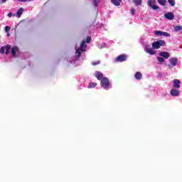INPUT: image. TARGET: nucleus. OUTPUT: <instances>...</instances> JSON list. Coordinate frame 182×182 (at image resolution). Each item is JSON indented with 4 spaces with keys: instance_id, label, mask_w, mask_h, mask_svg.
<instances>
[{
    "instance_id": "obj_1",
    "label": "nucleus",
    "mask_w": 182,
    "mask_h": 182,
    "mask_svg": "<svg viewBox=\"0 0 182 182\" xmlns=\"http://www.w3.org/2000/svg\"><path fill=\"white\" fill-rule=\"evenodd\" d=\"M100 84L101 87H102V89H105V90H109V89L112 88V87L110 86V81H109V78H107V77H104L101 80Z\"/></svg>"
},
{
    "instance_id": "obj_2",
    "label": "nucleus",
    "mask_w": 182,
    "mask_h": 182,
    "mask_svg": "<svg viewBox=\"0 0 182 182\" xmlns=\"http://www.w3.org/2000/svg\"><path fill=\"white\" fill-rule=\"evenodd\" d=\"M161 46H166V41L159 40L152 43V49H160Z\"/></svg>"
},
{
    "instance_id": "obj_3",
    "label": "nucleus",
    "mask_w": 182,
    "mask_h": 182,
    "mask_svg": "<svg viewBox=\"0 0 182 182\" xmlns=\"http://www.w3.org/2000/svg\"><path fill=\"white\" fill-rule=\"evenodd\" d=\"M86 42L85 41H82L80 46V48H77L75 53H77V58H80L82 56V52H85L86 50L85 48V44Z\"/></svg>"
},
{
    "instance_id": "obj_4",
    "label": "nucleus",
    "mask_w": 182,
    "mask_h": 182,
    "mask_svg": "<svg viewBox=\"0 0 182 182\" xmlns=\"http://www.w3.org/2000/svg\"><path fill=\"white\" fill-rule=\"evenodd\" d=\"M154 35L156 36H166V38H168L171 36V35L167 32L161 31H154Z\"/></svg>"
},
{
    "instance_id": "obj_5",
    "label": "nucleus",
    "mask_w": 182,
    "mask_h": 182,
    "mask_svg": "<svg viewBox=\"0 0 182 182\" xmlns=\"http://www.w3.org/2000/svg\"><path fill=\"white\" fill-rule=\"evenodd\" d=\"M125 60H127V55L126 54L119 55L115 59V62H125Z\"/></svg>"
},
{
    "instance_id": "obj_6",
    "label": "nucleus",
    "mask_w": 182,
    "mask_h": 182,
    "mask_svg": "<svg viewBox=\"0 0 182 182\" xmlns=\"http://www.w3.org/2000/svg\"><path fill=\"white\" fill-rule=\"evenodd\" d=\"M173 89H180V87H181V86L180 85H181V81H180V80L178 79H174L173 81Z\"/></svg>"
},
{
    "instance_id": "obj_7",
    "label": "nucleus",
    "mask_w": 182,
    "mask_h": 182,
    "mask_svg": "<svg viewBox=\"0 0 182 182\" xmlns=\"http://www.w3.org/2000/svg\"><path fill=\"white\" fill-rule=\"evenodd\" d=\"M145 50L146 53H149V55H156V51L153 50V48H150V46H145Z\"/></svg>"
},
{
    "instance_id": "obj_8",
    "label": "nucleus",
    "mask_w": 182,
    "mask_h": 182,
    "mask_svg": "<svg viewBox=\"0 0 182 182\" xmlns=\"http://www.w3.org/2000/svg\"><path fill=\"white\" fill-rule=\"evenodd\" d=\"M164 17L166 19H168V21H173V19H174V14L171 12H168L164 14Z\"/></svg>"
},
{
    "instance_id": "obj_9",
    "label": "nucleus",
    "mask_w": 182,
    "mask_h": 182,
    "mask_svg": "<svg viewBox=\"0 0 182 182\" xmlns=\"http://www.w3.org/2000/svg\"><path fill=\"white\" fill-rule=\"evenodd\" d=\"M176 88H173L172 90H171V95L173 96L174 97H177V96H180V91L176 90Z\"/></svg>"
},
{
    "instance_id": "obj_10",
    "label": "nucleus",
    "mask_w": 182,
    "mask_h": 182,
    "mask_svg": "<svg viewBox=\"0 0 182 182\" xmlns=\"http://www.w3.org/2000/svg\"><path fill=\"white\" fill-rule=\"evenodd\" d=\"M169 62H170L172 68H174V66H176L177 65V63H178V60L176 58H171L169 60Z\"/></svg>"
},
{
    "instance_id": "obj_11",
    "label": "nucleus",
    "mask_w": 182,
    "mask_h": 182,
    "mask_svg": "<svg viewBox=\"0 0 182 182\" xmlns=\"http://www.w3.org/2000/svg\"><path fill=\"white\" fill-rule=\"evenodd\" d=\"M159 56H162L164 59H168V58H170V53L168 52L163 51L159 53Z\"/></svg>"
},
{
    "instance_id": "obj_12",
    "label": "nucleus",
    "mask_w": 182,
    "mask_h": 182,
    "mask_svg": "<svg viewBox=\"0 0 182 182\" xmlns=\"http://www.w3.org/2000/svg\"><path fill=\"white\" fill-rule=\"evenodd\" d=\"M95 76L98 80H102V79H103V73L101 72L97 71Z\"/></svg>"
},
{
    "instance_id": "obj_13",
    "label": "nucleus",
    "mask_w": 182,
    "mask_h": 182,
    "mask_svg": "<svg viewBox=\"0 0 182 182\" xmlns=\"http://www.w3.org/2000/svg\"><path fill=\"white\" fill-rule=\"evenodd\" d=\"M18 49V48L16 46H14L11 48V55L14 56V58H16V52Z\"/></svg>"
},
{
    "instance_id": "obj_14",
    "label": "nucleus",
    "mask_w": 182,
    "mask_h": 182,
    "mask_svg": "<svg viewBox=\"0 0 182 182\" xmlns=\"http://www.w3.org/2000/svg\"><path fill=\"white\" fill-rule=\"evenodd\" d=\"M142 77H143V75H141V73H140V72H137L134 75V77H135V79H136V80H141Z\"/></svg>"
},
{
    "instance_id": "obj_15",
    "label": "nucleus",
    "mask_w": 182,
    "mask_h": 182,
    "mask_svg": "<svg viewBox=\"0 0 182 182\" xmlns=\"http://www.w3.org/2000/svg\"><path fill=\"white\" fill-rule=\"evenodd\" d=\"M111 2L114 6H120V2L122 0H111Z\"/></svg>"
},
{
    "instance_id": "obj_16",
    "label": "nucleus",
    "mask_w": 182,
    "mask_h": 182,
    "mask_svg": "<svg viewBox=\"0 0 182 182\" xmlns=\"http://www.w3.org/2000/svg\"><path fill=\"white\" fill-rule=\"evenodd\" d=\"M4 49L6 50V55H9L11 52V46H9V44H7L6 46H4Z\"/></svg>"
},
{
    "instance_id": "obj_17",
    "label": "nucleus",
    "mask_w": 182,
    "mask_h": 182,
    "mask_svg": "<svg viewBox=\"0 0 182 182\" xmlns=\"http://www.w3.org/2000/svg\"><path fill=\"white\" fill-rule=\"evenodd\" d=\"M23 12V8H20L16 13V15L18 18H21V16H22V14Z\"/></svg>"
},
{
    "instance_id": "obj_18",
    "label": "nucleus",
    "mask_w": 182,
    "mask_h": 182,
    "mask_svg": "<svg viewBox=\"0 0 182 182\" xmlns=\"http://www.w3.org/2000/svg\"><path fill=\"white\" fill-rule=\"evenodd\" d=\"M148 5L149 6H151V8L153 7L154 5H156V0H149Z\"/></svg>"
},
{
    "instance_id": "obj_19",
    "label": "nucleus",
    "mask_w": 182,
    "mask_h": 182,
    "mask_svg": "<svg viewBox=\"0 0 182 182\" xmlns=\"http://www.w3.org/2000/svg\"><path fill=\"white\" fill-rule=\"evenodd\" d=\"M158 3L162 6H166V4H167V0H158Z\"/></svg>"
},
{
    "instance_id": "obj_20",
    "label": "nucleus",
    "mask_w": 182,
    "mask_h": 182,
    "mask_svg": "<svg viewBox=\"0 0 182 182\" xmlns=\"http://www.w3.org/2000/svg\"><path fill=\"white\" fill-rule=\"evenodd\" d=\"M143 1L141 0H134V4H135L136 6H141Z\"/></svg>"
},
{
    "instance_id": "obj_21",
    "label": "nucleus",
    "mask_w": 182,
    "mask_h": 182,
    "mask_svg": "<svg viewBox=\"0 0 182 182\" xmlns=\"http://www.w3.org/2000/svg\"><path fill=\"white\" fill-rule=\"evenodd\" d=\"M96 86H97V83L90 82L88 85V89H92V87H96Z\"/></svg>"
},
{
    "instance_id": "obj_22",
    "label": "nucleus",
    "mask_w": 182,
    "mask_h": 182,
    "mask_svg": "<svg viewBox=\"0 0 182 182\" xmlns=\"http://www.w3.org/2000/svg\"><path fill=\"white\" fill-rule=\"evenodd\" d=\"M174 31L176 32H178V31H182V26H176L174 27Z\"/></svg>"
},
{
    "instance_id": "obj_23",
    "label": "nucleus",
    "mask_w": 182,
    "mask_h": 182,
    "mask_svg": "<svg viewBox=\"0 0 182 182\" xmlns=\"http://www.w3.org/2000/svg\"><path fill=\"white\" fill-rule=\"evenodd\" d=\"M168 2L171 6H174V5H176V1L174 0H168Z\"/></svg>"
},
{
    "instance_id": "obj_24",
    "label": "nucleus",
    "mask_w": 182,
    "mask_h": 182,
    "mask_svg": "<svg viewBox=\"0 0 182 182\" xmlns=\"http://www.w3.org/2000/svg\"><path fill=\"white\" fill-rule=\"evenodd\" d=\"M100 60H97V61H92L91 63V64L92 65V66H97V65H100Z\"/></svg>"
},
{
    "instance_id": "obj_25",
    "label": "nucleus",
    "mask_w": 182,
    "mask_h": 182,
    "mask_svg": "<svg viewBox=\"0 0 182 182\" xmlns=\"http://www.w3.org/2000/svg\"><path fill=\"white\" fill-rule=\"evenodd\" d=\"M157 60H159V62L160 63H164V58H161V57H158V58H157Z\"/></svg>"
},
{
    "instance_id": "obj_26",
    "label": "nucleus",
    "mask_w": 182,
    "mask_h": 182,
    "mask_svg": "<svg viewBox=\"0 0 182 182\" xmlns=\"http://www.w3.org/2000/svg\"><path fill=\"white\" fill-rule=\"evenodd\" d=\"M10 31H11V26H6L5 27V32H6V33H8V32H9Z\"/></svg>"
},
{
    "instance_id": "obj_27",
    "label": "nucleus",
    "mask_w": 182,
    "mask_h": 182,
    "mask_svg": "<svg viewBox=\"0 0 182 182\" xmlns=\"http://www.w3.org/2000/svg\"><path fill=\"white\" fill-rule=\"evenodd\" d=\"M0 53L1 54L5 53V46L4 47L3 46L0 48Z\"/></svg>"
},
{
    "instance_id": "obj_28",
    "label": "nucleus",
    "mask_w": 182,
    "mask_h": 182,
    "mask_svg": "<svg viewBox=\"0 0 182 182\" xmlns=\"http://www.w3.org/2000/svg\"><path fill=\"white\" fill-rule=\"evenodd\" d=\"M151 8H152V9H154V11H156V10L159 9V6H156L154 4Z\"/></svg>"
},
{
    "instance_id": "obj_29",
    "label": "nucleus",
    "mask_w": 182,
    "mask_h": 182,
    "mask_svg": "<svg viewBox=\"0 0 182 182\" xmlns=\"http://www.w3.org/2000/svg\"><path fill=\"white\" fill-rule=\"evenodd\" d=\"M131 14H132V15H135L136 9H131Z\"/></svg>"
},
{
    "instance_id": "obj_30",
    "label": "nucleus",
    "mask_w": 182,
    "mask_h": 182,
    "mask_svg": "<svg viewBox=\"0 0 182 182\" xmlns=\"http://www.w3.org/2000/svg\"><path fill=\"white\" fill-rule=\"evenodd\" d=\"M90 41H92V38L91 37H87L86 38L87 43H90Z\"/></svg>"
},
{
    "instance_id": "obj_31",
    "label": "nucleus",
    "mask_w": 182,
    "mask_h": 182,
    "mask_svg": "<svg viewBox=\"0 0 182 182\" xmlns=\"http://www.w3.org/2000/svg\"><path fill=\"white\" fill-rule=\"evenodd\" d=\"M8 16H9V18H11V16H12V13H9V14H8Z\"/></svg>"
},
{
    "instance_id": "obj_32",
    "label": "nucleus",
    "mask_w": 182,
    "mask_h": 182,
    "mask_svg": "<svg viewBox=\"0 0 182 182\" xmlns=\"http://www.w3.org/2000/svg\"><path fill=\"white\" fill-rule=\"evenodd\" d=\"M20 1V2H26V1H28V0H19Z\"/></svg>"
},
{
    "instance_id": "obj_33",
    "label": "nucleus",
    "mask_w": 182,
    "mask_h": 182,
    "mask_svg": "<svg viewBox=\"0 0 182 182\" xmlns=\"http://www.w3.org/2000/svg\"><path fill=\"white\" fill-rule=\"evenodd\" d=\"M8 0H2V3L5 4V2H6Z\"/></svg>"
},
{
    "instance_id": "obj_34",
    "label": "nucleus",
    "mask_w": 182,
    "mask_h": 182,
    "mask_svg": "<svg viewBox=\"0 0 182 182\" xmlns=\"http://www.w3.org/2000/svg\"><path fill=\"white\" fill-rule=\"evenodd\" d=\"M7 36H9V33H7Z\"/></svg>"
}]
</instances>
